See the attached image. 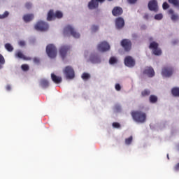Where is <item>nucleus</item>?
<instances>
[{"mask_svg":"<svg viewBox=\"0 0 179 179\" xmlns=\"http://www.w3.org/2000/svg\"><path fill=\"white\" fill-rule=\"evenodd\" d=\"M131 115L136 122L143 124L146 122V113L142 110H133L131 113Z\"/></svg>","mask_w":179,"mask_h":179,"instance_id":"nucleus-1","label":"nucleus"},{"mask_svg":"<svg viewBox=\"0 0 179 179\" xmlns=\"http://www.w3.org/2000/svg\"><path fill=\"white\" fill-rule=\"evenodd\" d=\"M46 53L50 58H55L57 57V48L52 44H49L46 47Z\"/></svg>","mask_w":179,"mask_h":179,"instance_id":"nucleus-2","label":"nucleus"},{"mask_svg":"<svg viewBox=\"0 0 179 179\" xmlns=\"http://www.w3.org/2000/svg\"><path fill=\"white\" fill-rule=\"evenodd\" d=\"M70 34L71 36H73L74 38H79L80 37V34L75 30L73 27L71 25H68L64 28V34Z\"/></svg>","mask_w":179,"mask_h":179,"instance_id":"nucleus-3","label":"nucleus"},{"mask_svg":"<svg viewBox=\"0 0 179 179\" xmlns=\"http://www.w3.org/2000/svg\"><path fill=\"white\" fill-rule=\"evenodd\" d=\"M63 72L67 79H73L75 78V71L71 66H66Z\"/></svg>","mask_w":179,"mask_h":179,"instance_id":"nucleus-4","label":"nucleus"},{"mask_svg":"<svg viewBox=\"0 0 179 179\" xmlns=\"http://www.w3.org/2000/svg\"><path fill=\"white\" fill-rule=\"evenodd\" d=\"M150 50H152L154 55H162V50L159 48V43L152 42L149 45Z\"/></svg>","mask_w":179,"mask_h":179,"instance_id":"nucleus-5","label":"nucleus"},{"mask_svg":"<svg viewBox=\"0 0 179 179\" xmlns=\"http://www.w3.org/2000/svg\"><path fill=\"white\" fill-rule=\"evenodd\" d=\"M121 45L123 47L124 51L129 52L132 48V42L129 39H123L121 41Z\"/></svg>","mask_w":179,"mask_h":179,"instance_id":"nucleus-6","label":"nucleus"},{"mask_svg":"<svg viewBox=\"0 0 179 179\" xmlns=\"http://www.w3.org/2000/svg\"><path fill=\"white\" fill-rule=\"evenodd\" d=\"M35 29L39 31H45V30H48V24L47 22L40 21L35 25Z\"/></svg>","mask_w":179,"mask_h":179,"instance_id":"nucleus-7","label":"nucleus"},{"mask_svg":"<svg viewBox=\"0 0 179 179\" xmlns=\"http://www.w3.org/2000/svg\"><path fill=\"white\" fill-rule=\"evenodd\" d=\"M124 65L128 68H134L135 66V59L132 58L131 56H127L124 58Z\"/></svg>","mask_w":179,"mask_h":179,"instance_id":"nucleus-8","label":"nucleus"},{"mask_svg":"<svg viewBox=\"0 0 179 179\" xmlns=\"http://www.w3.org/2000/svg\"><path fill=\"white\" fill-rule=\"evenodd\" d=\"M71 50V47L68 45H63L59 49V55L62 59H65L66 57V54H68V51Z\"/></svg>","mask_w":179,"mask_h":179,"instance_id":"nucleus-9","label":"nucleus"},{"mask_svg":"<svg viewBox=\"0 0 179 179\" xmlns=\"http://www.w3.org/2000/svg\"><path fill=\"white\" fill-rule=\"evenodd\" d=\"M173 68L171 67H164L162 69V75L165 78H170L173 75Z\"/></svg>","mask_w":179,"mask_h":179,"instance_id":"nucleus-10","label":"nucleus"},{"mask_svg":"<svg viewBox=\"0 0 179 179\" xmlns=\"http://www.w3.org/2000/svg\"><path fill=\"white\" fill-rule=\"evenodd\" d=\"M148 8L152 12H158L159 7L157 6V1L156 0H151L148 3Z\"/></svg>","mask_w":179,"mask_h":179,"instance_id":"nucleus-11","label":"nucleus"},{"mask_svg":"<svg viewBox=\"0 0 179 179\" xmlns=\"http://www.w3.org/2000/svg\"><path fill=\"white\" fill-rule=\"evenodd\" d=\"M98 50L101 52H106V51L110 50V45L108 43L103 41L98 45Z\"/></svg>","mask_w":179,"mask_h":179,"instance_id":"nucleus-12","label":"nucleus"},{"mask_svg":"<svg viewBox=\"0 0 179 179\" xmlns=\"http://www.w3.org/2000/svg\"><path fill=\"white\" fill-rule=\"evenodd\" d=\"M106 0H92L88 3L89 9H96V8H99V3H103Z\"/></svg>","mask_w":179,"mask_h":179,"instance_id":"nucleus-13","label":"nucleus"},{"mask_svg":"<svg viewBox=\"0 0 179 179\" xmlns=\"http://www.w3.org/2000/svg\"><path fill=\"white\" fill-rule=\"evenodd\" d=\"M143 73V75H147L148 78H153L155 76V70L152 67L147 66L145 68Z\"/></svg>","mask_w":179,"mask_h":179,"instance_id":"nucleus-14","label":"nucleus"},{"mask_svg":"<svg viewBox=\"0 0 179 179\" xmlns=\"http://www.w3.org/2000/svg\"><path fill=\"white\" fill-rule=\"evenodd\" d=\"M115 26L116 29H122L125 26V22L124 18L119 17L115 20Z\"/></svg>","mask_w":179,"mask_h":179,"instance_id":"nucleus-15","label":"nucleus"},{"mask_svg":"<svg viewBox=\"0 0 179 179\" xmlns=\"http://www.w3.org/2000/svg\"><path fill=\"white\" fill-rule=\"evenodd\" d=\"M124 10L122 8L116 6L112 10V15L113 16H121V14L123 13Z\"/></svg>","mask_w":179,"mask_h":179,"instance_id":"nucleus-16","label":"nucleus"},{"mask_svg":"<svg viewBox=\"0 0 179 179\" xmlns=\"http://www.w3.org/2000/svg\"><path fill=\"white\" fill-rule=\"evenodd\" d=\"M168 13H169V15H171V20H173V22H176V21L178 20V19H179L178 15L174 14V10L169 9L168 10Z\"/></svg>","mask_w":179,"mask_h":179,"instance_id":"nucleus-17","label":"nucleus"},{"mask_svg":"<svg viewBox=\"0 0 179 179\" xmlns=\"http://www.w3.org/2000/svg\"><path fill=\"white\" fill-rule=\"evenodd\" d=\"M51 79L52 80V82H54V83H61V82H62V78L59 77V76H57L55 74L52 73L51 74Z\"/></svg>","mask_w":179,"mask_h":179,"instance_id":"nucleus-18","label":"nucleus"},{"mask_svg":"<svg viewBox=\"0 0 179 179\" xmlns=\"http://www.w3.org/2000/svg\"><path fill=\"white\" fill-rule=\"evenodd\" d=\"M34 19V15L33 14H27L23 16V20L25 23H29V22H31V20Z\"/></svg>","mask_w":179,"mask_h":179,"instance_id":"nucleus-19","label":"nucleus"},{"mask_svg":"<svg viewBox=\"0 0 179 179\" xmlns=\"http://www.w3.org/2000/svg\"><path fill=\"white\" fill-rule=\"evenodd\" d=\"M90 61H91L92 62V64H99V62H100V61H101V59H100V57L99 56L92 55L90 57Z\"/></svg>","mask_w":179,"mask_h":179,"instance_id":"nucleus-20","label":"nucleus"},{"mask_svg":"<svg viewBox=\"0 0 179 179\" xmlns=\"http://www.w3.org/2000/svg\"><path fill=\"white\" fill-rule=\"evenodd\" d=\"M15 57L17 58H20L21 59H24L25 61H29V59H31L30 57H26L21 51L17 52L15 53Z\"/></svg>","mask_w":179,"mask_h":179,"instance_id":"nucleus-21","label":"nucleus"},{"mask_svg":"<svg viewBox=\"0 0 179 179\" xmlns=\"http://www.w3.org/2000/svg\"><path fill=\"white\" fill-rule=\"evenodd\" d=\"M55 19V13H54L53 10H50L48 13V17H47V20L48 22H51V20H54Z\"/></svg>","mask_w":179,"mask_h":179,"instance_id":"nucleus-22","label":"nucleus"},{"mask_svg":"<svg viewBox=\"0 0 179 179\" xmlns=\"http://www.w3.org/2000/svg\"><path fill=\"white\" fill-rule=\"evenodd\" d=\"M40 85L43 89H46V87H48V86H50V83H48V80H47L45 79H42L40 81Z\"/></svg>","mask_w":179,"mask_h":179,"instance_id":"nucleus-23","label":"nucleus"},{"mask_svg":"<svg viewBox=\"0 0 179 179\" xmlns=\"http://www.w3.org/2000/svg\"><path fill=\"white\" fill-rule=\"evenodd\" d=\"M169 3H171L173 6L179 8V0H168Z\"/></svg>","mask_w":179,"mask_h":179,"instance_id":"nucleus-24","label":"nucleus"},{"mask_svg":"<svg viewBox=\"0 0 179 179\" xmlns=\"http://www.w3.org/2000/svg\"><path fill=\"white\" fill-rule=\"evenodd\" d=\"M171 93H172L173 96L179 97V88L175 87V88L172 89Z\"/></svg>","mask_w":179,"mask_h":179,"instance_id":"nucleus-25","label":"nucleus"},{"mask_svg":"<svg viewBox=\"0 0 179 179\" xmlns=\"http://www.w3.org/2000/svg\"><path fill=\"white\" fill-rule=\"evenodd\" d=\"M64 16V14L62 13V12L59 11V10H57L55 13V19L57 18V19H62V17Z\"/></svg>","mask_w":179,"mask_h":179,"instance_id":"nucleus-26","label":"nucleus"},{"mask_svg":"<svg viewBox=\"0 0 179 179\" xmlns=\"http://www.w3.org/2000/svg\"><path fill=\"white\" fill-rule=\"evenodd\" d=\"M3 65H5V57L0 54V69H2L3 68Z\"/></svg>","mask_w":179,"mask_h":179,"instance_id":"nucleus-27","label":"nucleus"},{"mask_svg":"<svg viewBox=\"0 0 179 179\" xmlns=\"http://www.w3.org/2000/svg\"><path fill=\"white\" fill-rule=\"evenodd\" d=\"M150 95V90L145 89L141 92L142 97H146Z\"/></svg>","mask_w":179,"mask_h":179,"instance_id":"nucleus-28","label":"nucleus"},{"mask_svg":"<svg viewBox=\"0 0 179 179\" xmlns=\"http://www.w3.org/2000/svg\"><path fill=\"white\" fill-rule=\"evenodd\" d=\"M5 48L9 52H12V51H13V47L12 46V45H10V43H6Z\"/></svg>","mask_w":179,"mask_h":179,"instance_id":"nucleus-29","label":"nucleus"},{"mask_svg":"<svg viewBox=\"0 0 179 179\" xmlns=\"http://www.w3.org/2000/svg\"><path fill=\"white\" fill-rule=\"evenodd\" d=\"M118 62V59L115 57H111L109 59V64L110 65H114V64H117Z\"/></svg>","mask_w":179,"mask_h":179,"instance_id":"nucleus-30","label":"nucleus"},{"mask_svg":"<svg viewBox=\"0 0 179 179\" xmlns=\"http://www.w3.org/2000/svg\"><path fill=\"white\" fill-rule=\"evenodd\" d=\"M81 78L83 80H88V79H90V74L89 73H83Z\"/></svg>","mask_w":179,"mask_h":179,"instance_id":"nucleus-31","label":"nucleus"},{"mask_svg":"<svg viewBox=\"0 0 179 179\" xmlns=\"http://www.w3.org/2000/svg\"><path fill=\"white\" fill-rule=\"evenodd\" d=\"M150 101L151 103H156L157 101V96H156L155 95H151L150 96Z\"/></svg>","mask_w":179,"mask_h":179,"instance_id":"nucleus-32","label":"nucleus"},{"mask_svg":"<svg viewBox=\"0 0 179 179\" xmlns=\"http://www.w3.org/2000/svg\"><path fill=\"white\" fill-rule=\"evenodd\" d=\"M9 16V12L5 11L3 14H0V19H5Z\"/></svg>","mask_w":179,"mask_h":179,"instance_id":"nucleus-33","label":"nucleus"},{"mask_svg":"<svg viewBox=\"0 0 179 179\" xmlns=\"http://www.w3.org/2000/svg\"><path fill=\"white\" fill-rule=\"evenodd\" d=\"M133 137L132 136L125 139L126 145H131L132 143Z\"/></svg>","mask_w":179,"mask_h":179,"instance_id":"nucleus-34","label":"nucleus"},{"mask_svg":"<svg viewBox=\"0 0 179 179\" xmlns=\"http://www.w3.org/2000/svg\"><path fill=\"white\" fill-rule=\"evenodd\" d=\"M155 20H162L163 19V14L159 13L155 15Z\"/></svg>","mask_w":179,"mask_h":179,"instance_id":"nucleus-35","label":"nucleus"},{"mask_svg":"<svg viewBox=\"0 0 179 179\" xmlns=\"http://www.w3.org/2000/svg\"><path fill=\"white\" fill-rule=\"evenodd\" d=\"M21 69H22L24 72H27V71H29V67L28 64H22L21 66Z\"/></svg>","mask_w":179,"mask_h":179,"instance_id":"nucleus-36","label":"nucleus"},{"mask_svg":"<svg viewBox=\"0 0 179 179\" xmlns=\"http://www.w3.org/2000/svg\"><path fill=\"white\" fill-rule=\"evenodd\" d=\"M162 8L164 10H166V9H169V8H170V6L169 3H167V2H164L162 4Z\"/></svg>","mask_w":179,"mask_h":179,"instance_id":"nucleus-37","label":"nucleus"},{"mask_svg":"<svg viewBox=\"0 0 179 179\" xmlns=\"http://www.w3.org/2000/svg\"><path fill=\"white\" fill-rule=\"evenodd\" d=\"M113 128H120L121 124H120V123H118V122H113Z\"/></svg>","mask_w":179,"mask_h":179,"instance_id":"nucleus-38","label":"nucleus"},{"mask_svg":"<svg viewBox=\"0 0 179 179\" xmlns=\"http://www.w3.org/2000/svg\"><path fill=\"white\" fill-rule=\"evenodd\" d=\"M18 44L20 47H24V45H26V42H24V41H20Z\"/></svg>","mask_w":179,"mask_h":179,"instance_id":"nucleus-39","label":"nucleus"},{"mask_svg":"<svg viewBox=\"0 0 179 179\" xmlns=\"http://www.w3.org/2000/svg\"><path fill=\"white\" fill-rule=\"evenodd\" d=\"M92 31H97L99 30V27L97 25H93L92 27Z\"/></svg>","mask_w":179,"mask_h":179,"instance_id":"nucleus-40","label":"nucleus"},{"mask_svg":"<svg viewBox=\"0 0 179 179\" xmlns=\"http://www.w3.org/2000/svg\"><path fill=\"white\" fill-rule=\"evenodd\" d=\"M115 90H117V92H120V90H121V85L120 84H116L115 86Z\"/></svg>","mask_w":179,"mask_h":179,"instance_id":"nucleus-41","label":"nucleus"},{"mask_svg":"<svg viewBox=\"0 0 179 179\" xmlns=\"http://www.w3.org/2000/svg\"><path fill=\"white\" fill-rule=\"evenodd\" d=\"M25 8L27 9H31V3H25Z\"/></svg>","mask_w":179,"mask_h":179,"instance_id":"nucleus-42","label":"nucleus"},{"mask_svg":"<svg viewBox=\"0 0 179 179\" xmlns=\"http://www.w3.org/2000/svg\"><path fill=\"white\" fill-rule=\"evenodd\" d=\"M34 63L36 64H40V59H38L37 57L34 58Z\"/></svg>","mask_w":179,"mask_h":179,"instance_id":"nucleus-43","label":"nucleus"},{"mask_svg":"<svg viewBox=\"0 0 179 179\" xmlns=\"http://www.w3.org/2000/svg\"><path fill=\"white\" fill-rule=\"evenodd\" d=\"M143 19H145V20H149V14H148V13L144 14Z\"/></svg>","mask_w":179,"mask_h":179,"instance_id":"nucleus-44","label":"nucleus"},{"mask_svg":"<svg viewBox=\"0 0 179 179\" xmlns=\"http://www.w3.org/2000/svg\"><path fill=\"white\" fill-rule=\"evenodd\" d=\"M138 0H128L129 3H136Z\"/></svg>","mask_w":179,"mask_h":179,"instance_id":"nucleus-45","label":"nucleus"},{"mask_svg":"<svg viewBox=\"0 0 179 179\" xmlns=\"http://www.w3.org/2000/svg\"><path fill=\"white\" fill-rule=\"evenodd\" d=\"M6 89L8 92L12 90V87L9 85H6Z\"/></svg>","mask_w":179,"mask_h":179,"instance_id":"nucleus-46","label":"nucleus"},{"mask_svg":"<svg viewBox=\"0 0 179 179\" xmlns=\"http://www.w3.org/2000/svg\"><path fill=\"white\" fill-rule=\"evenodd\" d=\"M174 169H175L176 171H178V170H179V163H178V164L174 166Z\"/></svg>","mask_w":179,"mask_h":179,"instance_id":"nucleus-47","label":"nucleus"},{"mask_svg":"<svg viewBox=\"0 0 179 179\" xmlns=\"http://www.w3.org/2000/svg\"><path fill=\"white\" fill-rule=\"evenodd\" d=\"M167 158H168V159H170L169 157V155H167Z\"/></svg>","mask_w":179,"mask_h":179,"instance_id":"nucleus-48","label":"nucleus"},{"mask_svg":"<svg viewBox=\"0 0 179 179\" xmlns=\"http://www.w3.org/2000/svg\"><path fill=\"white\" fill-rule=\"evenodd\" d=\"M108 1H113V0H108Z\"/></svg>","mask_w":179,"mask_h":179,"instance_id":"nucleus-49","label":"nucleus"}]
</instances>
